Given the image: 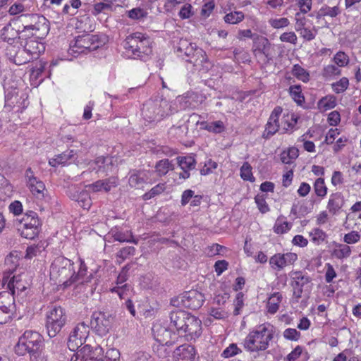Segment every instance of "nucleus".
Listing matches in <instances>:
<instances>
[{
	"instance_id": "f257e3e1",
	"label": "nucleus",
	"mask_w": 361,
	"mask_h": 361,
	"mask_svg": "<svg viewBox=\"0 0 361 361\" xmlns=\"http://www.w3.org/2000/svg\"><path fill=\"white\" fill-rule=\"evenodd\" d=\"M79 262V269L76 272L73 261L64 257L56 258L50 269L51 280L61 286L63 289L67 288L75 283H91L92 280L94 279L93 274H90V276L85 278L87 271V266L85 262L80 259Z\"/></svg>"
},
{
	"instance_id": "f03ea898",
	"label": "nucleus",
	"mask_w": 361,
	"mask_h": 361,
	"mask_svg": "<svg viewBox=\"0 0 361 361\" xmlns=\"http://www.w3.org/2000/svg\"><path fill=\"white\" fill-rule=\"evenodd\" d=\"M170 326L184 333L187 340L195 339L202 334V322L197 317L184 310L170 313Z\"/></svg>"
},
{
	"instance_id": "7ed1b4c3",
	"label": "nucleus",
	"mask_w": 361,
	"mask_h": 361,
	"mask_svg": "<svg viewBox=\"0 0 361 361\" xmlns=\"http://www.w3.org/2000/svg\"><path fill=\"white\" fill-rule=\"evenodd\" d=\"M151 44V39L147 35L136 32L126 38L123 47L129 57L146 61L152 53Z\"/></svg>"
},
{
	"instance_id": "20e7f679",
	"label": "nucleus",
	"mask_w": 361,
	"mask_h": 361,
	"mask_svg": "<svg viewBox=\"0 0 361 361\" xmlns=\"http://www.w3.org/2000/svg\"><path fill=\"white\" fill-rule=\"evenodd\" d=\"M43 337L37 331H25L20 336L18 343L14 346V351L18 356L29 354L30 361H38L41 355Z\"/></svg>"
},
{
	"instance_id": "39448f33",
	"label": "nucleus",
	"mask_w": 361,
	"mask_h": 361,
	"mask_svg": "<svg viewBox=\"0 0 361 361\" xmlns=\"http://www.w3.org/2000/svg\"><path fill=\"white\" fill-rule=\"evenodd\" d=\"M177 111L175 103L166 99H156L144 104L142 114L146 121L159 122Z\"/></svg>"
},
{
	"instance_id": "423d86ee",
	"label": "nucleus",
	"mask_w": 361,
	"mask_h": 361,
	"mask_svg": "<svg viewBox=\"0 0 361 361\" xmlns=\"http://www.w3.org/2000/svg\"><path fill=\"white\" fill-rule=\"evenodd\" d=\"M273 330L266 324L260 325L256 330L249 333L244 341L245 348L250 352L264 350L273 338Z\"/></svg>"
},
{
	"instance_id": "0eeeda50",
	"label": "nucleus",
	"mask_w": 361,
	"mask_h": 361,
	"mask_svg": "<svg viewBox=\"0 0 361 361\" xmlns=\"http://www.w3.org/2000/svg\"><path fill=\"white\" fill-rule=\"evenodd\" d=\"M23 23V30L21 33L26 34L27 32L32 30L31 35H39L42 37L46 36L49 31V22L43 16L37 14L21 15L13 19L12 22Z\"/></svg>"
},
{
	"instance_id": "6e6552de",
	"label": "nucleus",
	"mask_w": 361,
	"mask_h": 361,
	"mask_svg": "<svg viewBox=\"0 0 361 361\" xmlns=\"http://www.w3.org/2000/svg\"><path fill=\"white\" fill-rule=\"evenodd\" d=\"M67 322V316L63 308L54 305L47 312L45 327L49 338L60 335Z\"/></svg>"
},
{
	"instance_id": "1a4fd4ad",
	"label": "nucleus",
	"mask_w": 361,
	"mask_h": 361,
	"mask_svg": "<svg viewBox=\"0 0 361 361\" xmlns=\"http://www.w3.org/2000/svg\"><path fill=\"white\" fill-rule=\"evenodd\" d=\"M174 49L178 57L194 66L202 63L204 59V51L186 39H180Z\"/></svg>"
},
{
	"instance_id": "9d476101",
	"label": "nucleus",
	"mask_w": 361,
	"mask_h": 361,
	"mask_svg": "<svg viewBox=\"0 0 361 361\" xmlns=\"http://www.w3.org/2000/svg\"><path fill=\"white\" fill-rule=\"evenodd\" d=\"M204 300L205 298L202 293L191 290L171 298V305L177 307L197 310L202 307Z\"/></svg>"
},
{
	"instance_id": "9b49d317",
	"label": "nucleus",
	"mask_w": 361,
	"mask_h": 361,
	"mask_svg": "<svg viewBox=\"0 0 361 361\" xmlns=\"http://www.w3.org/2000/svg\"><path fill=\"white\" fill-rule=\"evenodd\" d=\"M4 109L8 111L22 112L28 105L27 96L16 87L6 89Z\"/></svg>"
},
{
	"instance_id": "f8f14e48",
	"label": "nucleus",
	"mask_w": 361,
	"mask_h": 361,
	"mask_svg": "<svg viewBox=\"0 0 361 361\" xmlns=\"http://www.w3.org/2000/svg\"><path fill=\"white\" fill-rule=\"evenodd\" d=\"M114 318L111 314L104 312H94L91 316L90 326L99 336L107 334L111 328Z\"/></svg>"
},
{
	"instance_id": "ddd939ff",
	"label": "nucleus",
	"mask_w": 361,
	"mask_h": 361,
	"mask_svg": "<svg viewBox=\"0 0 361 361\" xmlns=\"http://www.w3.org/2000/svg\"><path fill=\"white\" fill-rule=\"evenodd\" d=\"M15 298L8 291L0 293V324H6L11 321L16 313Z\"/></svg>"
},
{
	"instance_id": "4468645a",
	"label": "nucleus",
	"mask_w": 361,
	"mask_h": 361,
	"mask_svg": "<svg viewBox=\"0 0 361 361\" xmlns=\"http://www.w3.org/2000/svg\"><path fill=\"white\" fill-rule=\"evenodd\" d=\"M89 332L90 327L88 324L85 322L79 323L70 333L67 343L68 348L72 351L78 348L87 338Z\"/></svg>"
},
{
	"instance_id": "2eb2a0df",
	"label": "nucleus",
	"mask_w": 361,
	"mask_h": 361,
	"mask_svg": "<svg viewBox=\"0 0 361 361\" xmlns=\"http://www.w3.org/2000/svg\"><path fill=\"white\" fill-rule=\"evenodd\" d=\"M5 54L9 61L17 66H20L32 61V56L27 54L25 49L23 47L21 49L16 44L7 45L5 48Z\"/></svg>"
},
{
	"instance_id": "dca6fc26",
	"label": "nucleus",
	"mask_w": 361,
	"mask_h": 361,
	"mask_svg": "<svg viewBox=\"0 0 361 361\" xmlns=\"http://www.w3.org/2000/svg\"><path fill=\"white\" fill-rule=\"evenodd\" d=\"M97 41V36L85 34L78 36L74 41V44L71 42L70 47L74 52L82 53L86 50L94 49L98 47V45L95 44Z\"/></svg>"
},
{
	"instance_id": "f3484780",
	"label": "nucleus",
	"mask_w": 361,
	"mask_h": 361,
	"mask_svg": "<svg viewBox=\"0 0 361 361\" xmlns=\"http://www.w3.org/2000/svg\"><path fill=\"white\" fill-rule=\"evenodd\" d=\"M25 177L27 186L30 192L38 199L44 197V192L47 191L44 183L39 180L35 175L31 168H28L25 171Z\"/></svg>"
},
{
	"instance_id": "a211bd4d",
	"label": "nucleus",
	"mask_w": 361,
	"mask_h": 361,
	"mask_svg": "<svg viewBox=\"0 0 361 361\" xmlns=\"http://www.w3.org/2000/svg\"><path fill=\"white\" fill-rule=\"evenodd\" d=\"M90 167L92 171H95L99 176L108 175L111 172L115 166L113 157L100 156L97 157L93 162L90 164Z\"/></svg>"
},
{
	"instance_id": "6ab92c4d",
	"label": "nucleus",
	"mask_w": 361,
	"mask_h": 361,
	"mask_svg": "<svg viewBox=\"0 0 361 361\" xmlns=\"http://www.w3.org/2000/svg\"><path fill=\"white\" fill-rule=\"evenodd\" d=\"M282 111L283 109L281 106H278L274 109L265 126V129L262 134L263 138L268 140L279 131L280 128L279 118Z\"/></svg>"
},
{
	"instance_id": "aec40b11",
	"label": "nucleus",
	"mask_w": 361,
	"mask_h": 361,
	"mask_svg": "<svg viewBox=\"0 0 361 361\" xmlns=\"http://www.w3.org/2000/svg\"><path fill=\"white\" fill-rule=\"evenodd\" d=\"M293 281L291 286L293 287V295L297 299V301L302 297L303 287L310 282V279L308 276L302 274L301 271H295L292 275Z\"/></svg>"
},
{
	"instance_id": "412c9836",
	"label": "nucleus",
	"mask_w": 361,
	"mask_h": 361,
	"mask_svg": "<svg viewBox=\"0 0 361 361\" xmlns=\"http://www.w3.org/2000/svg\"><path fill=\"white\" fill-rule=\"evenodd\" d=\"M1 37L4 42L8 43V45H15L14 43L17 39H21L27 38L30 35L21 33L19 30H16L11 27V22L5 25L1 31Z\"/></svg>"
},
{
	"instance_id": "4be33fe9",
	"label": "nucleus",
	"mask_w": 361,
	"mask_h": 361,
	"mask_svg": "<svg viewBox=\"0 0 361 361\" xmlns=\"http://www.w3.org/2000/svg\"><path fill=\"white\" fill-rule=\"evenodd\" d=\"M196 356L195 347L189 344L178 346L173 352L176 361H194Z\"/></svg>"
},
{
	"instance_id": "5701e85b",
	"label": "nucleus",
	"mask_w": 361,
	"mask_h": 361,
	"mask_svg": "<svg viewBox=\"0 0 361 361\" xmlns=\"http://www.w3.org/2000/svg\"><path fill=\"white\" fill-rule=\"evenodd\" d=\"M128 175V183L131 188H142L149 180V172L145 170H130Z\"/></svg>"
},
{
	"instance_id": "b1692460",
	"label": "nucleus",
	"mask_w": 361,
	"mask_h": 361,
	"mask_svg": "<svg viewBox=\"0 0 361 361\" xmlns=\"http://www.w3.org/2000/svg\"><path fill=\"white\" fill-rule=\"evenodd\" d=\"M118 185V179L116 177L111 176L104 180H99L92 184L88 185V188L93 192H100L104 190L109 192L111 188L116 187Z\"/></svg>"
},
{
	"instance_id": "393cba45",
	"label": "nucleus",
	"mask_w": 361,
	"mask_h": 361,
	"mask_svg": "<svg viewBox=\"0 0 361 361\" xmlns=\"http://www.w3.org/2000/svg\"><path fill=\"white\" fill-rule=\"evenodd\" d=\"M26 39L25 44L23 45V48L25 51L32 56V60L37 59L39 56V54L42 51H44V47L43 44L40 43L35 39L30 38ZM20 45L23 46V42H20Z\"/></svg>"
},
{
	"instance_id": "a878e982",
	"label": "nucleus",
	"mask_w": 361,
	"mask_h": 361,
	"mask_svg": "<svg viewBox=\"0 0 361 361\" xmlns=\"http://www.w3.org/2000/svg\"><path fill=\"white\" fill-rule=\"evenodd\" d=\"M345 199L341 192H335L330 195L327 204L329 212L335 215L344 206Z\"/></svg>"
},
{
	"instance_id": "bb28decb",
	"label": "nucleus",
	"mask_w": 361,
	"mask_h": 361,
	"mask_svg": "<svg viewBox=\"0 0 361 361\" xmlns=\"http://www.w3.org/2000/svg\"><path fill=\"white\" fill-rule=\"evenodd\" d=\"M85 359L93 361H105L104 360V350L99 345L94 348L86 345L82 348Z\"/></svg>"
},
{
	"instance_id": "cd10ccee",
	"label": "nucleus",
	"mask_w": 361,
	"mask_h": 361,
	"mask_svg": "<svg viewBox=\"0 0 361 361\" xmlns=\"http://www.w3.org/2000/svg\"><path fill=\"white\" fill-rule=\"evenodd\" d=\"M3 286H6V288L8 289L9 293H11L14 296L16 293L18 295L25 290V286L22 283L20 280L18 279L17 276H13L12 278H3Z\"/></svg>"
},
{
	"instance_id": "c85d7f7f",
	"label": "nucleus",
	"mask_w": 361,
	"mask_h": 361,
	"mask_svg": "<svg viewBox=\"0 0 361 361\" xmlns=\"http://www.w3.org/2000/svg\"><path fill=\"white\" fill-rule=\"evenodd\" d=\"M19 224L18 228H28L30 226H39L40 221L36 212L33 211H27L22 217L19 219Z\"/></svg>"
},
{
	"instance_id": "c756f323",
	"label": "nucleus",
	"mask_w": 361,
	"mask_h": 361,
	"mask_svg": "<svg viewBox=\"0 0 361 361\" xmlns=\"http://www.w3.org/2000/svg\"><path fill=\"white\" fill-rule=\"evenodd\" d=\"M75 159L76 152L74 150H70L58 154L55 158L49 159V164L51 166L56 167L60 164H66L69 161L74 160Z\"/></svg>"
},
{
	"instance_id": "7c9ffc66",
	"label": "nucleus",
	"mask_w": 361,
	"mask_h": 361,
	"mask_svg": "<svg viewBox=\"0 0 361 361\" xmlns=\"http://www.w3.org/2000/svg\"><path fill=\"white\" fill-rule=\"evenodd\" d=\"M70 197L78 202L79 206L85 209H89L92 205V200L87 191L82 190L79 193L71 195Z\"/></svg>"
},
{
	"instance_id": "2f4dec72",
	"label": "nucleus",
	"mask_w": 361,
	"mask_h": 361,
	"mask_svg": "<svg viewBox=\"0 0 361 361\" xmlns=\"http://www.w3.org/2000/svg\"><path fill=\"white\" fill-rule=\"evenodd\" d=\"M177 163L182 170H192L195 168L196 160L195 156L190 154L188 156H179L176 158Z\"/></svg>"
},
{
	"instance_id": "473e14b6",
	"label": "nucleus",
	"mask_w": 361,
	"mask_h": 361,
	"mask_svg": "<svg viewBox=\"0 0 361 361\" xmlns=\"http://www.w3.org/2000/svg\"><path fill=\"white\" fill-rule=\"evenodd\" d=\"M282 298V295L279 292H276L271 295L267 302V312L269 313L274 314L279 310Z\"/></svg>"
},
{
	"instance_id": "72a5a7b5",
	"label": "nucleus",
	"mask_w": 361,
	"mask_h": 361,
	"mask_svg": "<svg viewBox=\"0 0 361 361\" xmlns=\"http://www.w3.org/2000/svg\"><path fill=\"white\" fill-rule=\"evenodd\" d=\"M336 104V97L332 94L323 97L317 103L318 109L322 111L334 109Z\"/></svg>"
},
{
	"instance_id": "f704fd0d",
	"label": "nucleus",
	"mask_w": 361,
	"mask_h": 361,
	"mask_svg": "<svg viewBox=\"0 0 361 361\" xmlns=\"http://www.w3.org/2000/svg\"><path fill=\"white\" fill-rule=\"evenodd\" d=\"M162 334L158 335L157 338H156L157 341L163 345H167L171 346L175 344V341L173 340H169V338H171L172 336L175 338H178V334H176L174 332H171V331L166 329H161Z\"/></svg>"
},
{
	"instance_id": "c9c22d12",
	"label": "nucleus",
	"mask_w": 361,
	"mask_h": 361,
	"mask_svg": "<svg viewBox=\"0 0 361 361\" xmlns=\"http://www.w3.org/2000/svg\"><path fill=\"white\" fill-rule=\"evenodd\" d=\"M350 255L351 249L345 244H336V248L332 251V256L338 259L348 258Z\"/></svg>"
},
{
	"instance_id": "e433bc0d",
	"label": "nucleus",
	"mask_w": 361,
	"mask_h": 361,
	"mask_svg": "<svg viewBox=\"0 0 361 361\" xmlns=\"http://www.w3.org/2000/svg\"><path fill=\"white\" fill-rule=\"evenodd\" d=\"M269 264L273 269H277L278 271L282 270L284 267L288 266L283 254L281 253L274 255L269 259Z\"/></svg>"
},
{
	"instance_id": "4c0bfd02",
	"label": "nucleus",
	"mask_w": 361,
	"mask_h": 361,
	"mask_svg": "<svg viewBox=\"0 0 361 361\" xmlns=\"http://www.w3.org/2000/svg\"><path fill=\"white\" fill-rule=\"evenodd\" d=\"M156 171L158 173L159 176H164L166 175L169 171L173 170L174 166L171 163V161L168 159H164L159 161L155 166Z\"/></svg>"
},
{
	"instance_id": "58836bf2",
	"label": "nucleus",
	"mask_w": 361,
	"mask_h": 361,
	"mask_svg": "<svg viewBox=\"0 0 361 361\" xmlns=\"http://www.w3.org/2000/svg\"><path fill=\"white\" fill-rule=\"evenodd\" d=\"M112 236L114 239V240L123 243V242H128V243H133L135 244H137V240H135L133 238V234L131 232L126 231V232H122V231H112Z\"/></svg>"
},
{
	"instance_id": "ea45409f",
	"label": "nucleus",
	"mask_w": 361,
	"mask_h": 361,
	"mask_svg": "<svg viewBox=\"0 0 361 361\" xmlns=\"http://www.w3.org/2000/svg\"><path fill=\"white\" fill-rule=\"evenodd\" d=\"M310 236L311 238V241L317 245H321L324 243L326 238V233L319 228H315L310 232Z\"/></svg>"
},
{
	"instance_id": "a19ab883",
	"label": "nucleus",
	"mask_w": 361,
	"mask_h": 361,
	"mask_svg": "<svg viewBox=\"0 0 361 361\" xmlns=\"http://www.w3.org/2000/svg\"><path fill=\"white\" fill-rule=\"evenodd\" d=\"M289 93L292 99L298 104L302 105L305 102V97L302 93V89L300 85H291L289 87Z\"/></svg>"
},
{
	"instance_id": "79ce46f5",
	"label": "nucleus",
	"mask_w": 361,
	"mask_h": 361,
	"mask_svg": "<svg viewBox=\"0 0 361 361\" xmlns=\"http://www.w3.org/2000/svg\"><path fill=\"white\" fill-rule=\"evenodd\" d=\"M20 235L27 239H34L39 232V226H30L28 228H18Z\"/></svg>"
},
{
	"instance_id": "37998d69",
	"label": "nucleus",
	"mask_w": 361,
	"mask_h": 361,
	"mask_svg": "<svg viewBox=\"0 0 361 361\" xmlns=\"http://www.w3.org/2000/svg\"><path fill=\"white\" fill-rule=\"evenodd\" d=\"M292 74L298 80L305 82L310 80L309 73L298 64L293 66L292 69Z\"/></svg>"
},
{
	"instance_id": "c03bdc74",
	"label": "nucleus",
	"mask_w": 361,
	"mask_h": 361,
	"mask_svg": "<svg viewBox=\"0 0 361 361\" xmlns=\"http://www.w3.org/2000/svg\"><path fill=\"white\" fill-rule=\"evenodd\" d=\"M245 18L244 13L241 11H233L227 13L224 19L226 23L237 24L243 20Z\"/></svg>"
},
{
	"instance_id": "a18cd8bd",
	"label": "nucleus",
	"mask_w": 361,
	"mask_h": 361,
	"mask_svg": "<svg viewBox=\"0 0 361 361\" xmlns=\"http://www.w3.org/2000/svg\"><path fill=\"white\" fill-rule=\"evenodd\" d=\"M314 190L315 194L320 197H324L327 194V188L324 183V179L318 178L314 183Z\"/></svg>"
},
{
	"instance_id": "49530a36",
	"label": "nucleus",
	"mask_w": 361,
	"mask_h": 361,
	"mask_svg": "<svg viewBox=\"0 0 361 361\" xmlns=\"http://www.w3.org/2000/svg\"><path fill=\"white\" fill-rule=\"evenodd\" d=\"M292 224L278 219L274 226V231L277 234H283L290 230Z\"/></svg>"
},
{
	"instance_id": "de8ad7c7",
	"label": "nucleus",
	"mask_w": 361,
	"mask_h": 361,
	"mask_svg": "<svg viewBox=\"0 0 361 361\" xmlns=\"http://www.w3.org/2000/svg\"><path fill=\"white\" fill-rule=\"evenodd\" d=\"M188 128L187 125L173 126L169 129V134L178 138H181L188 133Z\"/></svg>"
},
{
	"instance_id": "09e8293b",
	"label": "nucleus",
	"mask_w": 361,
	"mask_h": 361,
	"mask_svg": "<svg viewBox=\"0 0 361 361\" xmlns=\"http://www.w3.org/2000/svg\"><path fill=\"white\" fill-rule=\"evenodd\" d=\"M331 85L333 90L336 93L339 94L343 92L348 89L349 81L347 78L343 77L341 78L338 82H334Z\"/></svg>"
},
{
	"instance_id": "8fccbe9b",
	"label": "nucleus",
	"mask_w": 361,
	"mask_h": 361,
	"mask_svg": "<svg viewBox=\"0 0 361 361\" xmlns=\"http://www.w3.org/2000/svg\"><path fill=\"white\" fill-rule=\"evenodd\" d=\"M211 316L217 319H226L228 317V312L222 307H212L209 311Z\"/></svg>"
},
{
	"instance_id": "3c124183",
	"label": "nucleus",
	"mask_w": 361,
	"mask_h": 361,
	"mask_svg": "<svg viewBox=\"0 0 361 361\" xmlns=\"http://www.w3.org/2000/svg\"><path fill=\"white\" fill-rule=\"evenodd\" d=\"M106 11H112L111 4L99 2L94 4L93 9L91 13L93 16H97Z\"/></svg>"
},
{
	"instance_id": "603ef678",
	"label": "nucleus",
	"mask_w": 361,
	"mask_h": 361,
	"mask_svg": "<svg viewBox=\"0 0 361 361\" xmlns=\"http://www.w3.org/2000/svg\"><path fill=\"white\" fill-rule=\"evenodd\" d=\"M240 177L244 180L253 181L255 180L252 173V167L248 162H245L241 166Z\"/></svg>"
},
{
	"instance_id": "864d4df0",
	"label": "nucleus",
	"mask_w": 361,
	"mask_h": 361,
	"mask_svg": "<svg viewBox=\"0 0 361 361\" xmlns=\"http://www.w3.org/2000/svg\"><path fill=\"white\" fill-rule=\"evenodd\" d=\"M226 129L225 125L221 121H216L209 123L208 131L215 134L223 133Z\"/></svg>"
},
{
	"instance_id": "5fc2aeb1",
	"label": "nucleus",
	"mask_w": 361,
	"mask_h": 361,
	"mask_svg": "<svg viewBox=\"0 0 361 361\" xmlns=\"http://www.w3.org/2000/svg\"><path fill=\"white\" fill-rule=\"evenodd\" d=\"M164 190L163 185L158 184L153 187L149 192L145 193L142 196L144 200H149L157 195L161 194Z\"/></svg>"
},
{
	"instance_id": "6e6d98bb",
	"label": "nucleus",
	"mask_w": 361,
	"mask_h": 361,
	"mask_svg": "<svg viewBox=\"0 0 361 361\" xmlns=\"http://www.w3.org/2000/svg\"><path fill=\"white\" fill-rule=\"evenodd\" d=\"M322 14H325V16H330L331 18H335L341 14V11L338 6H335L334 7H330L328 6H323L322 7Z\"/></svg>"
},
{
	"instance_id": "4d7b16f0",
	"label": "nucleus",
	"mask_w": 361,
	"mask_h": 361,
	"mask_svg": "<svg viewBox=\"0 0 361 361\" xmlns=\"http://www.w3.org/2000/svg\"><path fill=\"white\" fill-rule=\"evenodd\" d=\"M336 65L338 67H343L348 65L349 62L348 56L342 51H338L334 58Z\"/></svg>"
},
{
	"instance_id": "13d9d810",
	"label": "nucleus",
	"mask_w": 361,
	"mask_h": 361,
	"mask_svg": "<svg viewBox=\"0 0 361 361\" xmlns=\"http://www.w3.org/2000/svg\"><path fill=\"white\" fill-rule=\"evenodd\" d=\"M255 203L257 205L259 210L262 213H266L269 211V207L265 200L264 195H257L255 197Z\"/></svg>"
},
{
	"instance_id": "bf43d9fd",
	"label": "nucleus",
	"mask_w": 361,
	"mask_h": 361,
	"mask_svg": "<svg viewBox=\"0 0 361 361\" xmlns=\"http://www.w3.org/2000/svg\"><path fill=\"white\" fill-rule=\"evenodd\" d=\"M298 118L295 117L294 115H287L283 117V122L285 123L284 126H283V129L284 132H287L289 130H292L295 125L297 123Z\"/></svg>"
},
{
	"instance_id": "052dcab7",
	"label": "nucleus",
	"mask_w": 361,
	"mask_h": 361,
	"mask_svg": "<svg viewBox=\"0 0 361 361\" xmlns=\"http://www.w3.org/2000/svg\"><path fill=\"white\" fill-rule=\"evenodd\" d=\"M241 350L238 348L235 343H231L221 353V356L228 358L238 354Z\"/></svg>"
},
{
	"instance_id": "680f3d73",
	"label": "nucleus",
	"mask_w": 361,
	"mask_h": 361,
	"mask_svg": "<svg viewBox=\"0 0 361 361\" xmlns=\"http://www.w3.org/2000/svg\"><path fill=\"white\" fill-rule=\"evenodd\" d=\"M243 293L240 292L237 293L235 299L234 300V310H233V314L234 315H238L240 314V310L243 308L244 303H243Z\"/></svg>"
},
{
	"instance_id": "e2e57ef3",
	"label": "nucleus",
	"mask_w": 361,
	"mask_h": 361,
	"mask_svg": "<svg viewBox=\"0 0 361 361\" xmlns=\"http://www.w3.org/2000/svg\"><path fill=\"white\" fill-rule=\"evenodd\" d=\"M300 36L307 41L314 39L317 35V30H312L307 27L301 28L299 31Z\"/></svg>"
},
{
	"instance_id": "0e129e2a",
	"label": "nucleus",
	"mask_w": 361,
	"mask_h": 361,
	"mask_svg": "<svg viewBox=\"0 0 361 361\" xmlns=\"http://www.w3.org/2000/svg\"><path fill=\"white\" fill-rule=\"evenodd\" d=\"M130 286L125 283L121 286H117L111 288L112 293H116L121 299L124 298L127 295V292L129 291Z\"/></svg>"
},
{
	"instance_id": "69168bd1",
	"label": "nucleus",
	"mask_w": 361,
	"mask_h": 361,
	"mask_svg": "<svg viewBox=\"0 0 361 361\" xmlns=\"http://www.w3.org/2000/svg\"><path fill=\"white\" fill-rule=\"evenodd\" d=\"M39 245H32L27 247L25 257L31 259L39 254L42 249Z\"/></svg>"
},
{
	"instance_id": "338daca9",
	"label": "nucleus",
	"mask_w": 361,
	"mask_h": 361,
	"mask_svg": "<svg viewBox=\"0 0 361 361\" xmlns=\"http://www.w3.org/2000/svg\"><path fill=\"white\" fill-rule=\"evenodd\" d=\"M147 12H145L142 8H135L128 11V17L132 19L139 20L147 16Z\"/></svg>"
},
{
	"instance_id": "774afa93",
	"label": "nucleus",
	"mask_w": 361,
	"mask_h": 361,
	"mask_svg": "<svg viewBox=\"0 0 361 361\" xmlns=\"http://www.w3.org/2000/svg\"><path fill=\"white\" fill-rule=\"evenodd\" d=\"M341 74V70L337 65H328L324 68V75L331 77L333 75H338Z\"/></svg>"
}]
</instances>
